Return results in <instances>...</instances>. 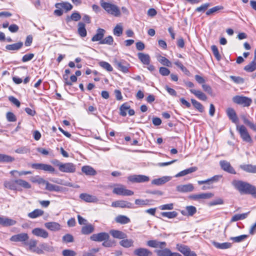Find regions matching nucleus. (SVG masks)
Here are the masks:
<instances>
[{"instance_id": "obj_14", "label": "nucleus", "mask_w": 256, "mask_h": 256, "mask_svg": "<svg viewBox=\"0 0 256 256\" xmlns=\"http://www.w3.org/2000/svg\"><path fill=\"white\" fill-rule=\"evenodd\" d=\"M28 236L26 233H20L16 235L12 236L10 238V240L14 242H26L28 239Z\"/></svg>"}, {"instance_id": "obj_59", "label": "nucleus", "mask_w": 256, "mask_h": 256, "mask_svg": "<svg viewBox=\"0 0 256 256\" xmlns=\"http://www.w3.org/2000/svg\"><path fill=\"white\" fill-rule=\"evenodd\" d=\"M248 236V235L242 234L236 237H231L230 240H232L235 242H240L244 240Z\"/></svg>"}, {"instance_id": "obj_13", "label": "nucleus", "mask_w": 256, "mask_h": 256, "mask_svg": "<svg viewBox=\"0 0 256 256\" xmlns=\"http://www.w3.org/2000/svg\"><path fill=\"white\" fill-rule=\"evenodd\" d=\"M112 206L120 208H134L133 205L131 202L123 200H116L112 202Z\"/></svg>"}, {"instance_id": "obj_48", "label": "nucleus", "mask_w": 256, "mask_h": 256, "mask_svg": "<svg viewBox=\"0 0 256 256\" xmlns=\"http://www.w3.org/2000/svg\"><path fill=\"white\" fill-rule=\"evenodd\" d=\"M16 182L18 186L24 188L29 189L30 188L32 187L31 184L29 182L22 179L16 180Z\"/></svg>"}, {"instance_id": "obj_60", "label": "nucleus", "mask_w": 256, "mask_h": 256, "mask_svg": "<svg viewBox=\"0 0 256 256\" xmlns=\"http://www.w3.org/2000/svg\"><path fill=\"white\" fill-rule=\"evenodd\" d=\"M150 202V200L148 199H136L135 200V204L139 206H146L149 205Z\"/></svg>"}, {"instance_id": "obj_24", "label": "nucleus", "mask_w": 256, "mask_h": 256, "mask_svg": "<svg viewBox=\"0 0 256 256\" xmlns=\"http://www.w3.org/2000/svg\"><path fill=\"white\" fill-rule=\"evenodd\" d=\"M171 178H172L170 176H164L161 178L153 180L152 181V184L156 186H160L170 181L171 180Z\"/></svg>"}, {"instance_id": "obj_35", "label": "nucleus", "mask_w": 256, "mask_h": 256, "mask_svg": "<svg viewBox=\"0 0 256 256\" xmlns=\"http://www.w3.org/2000/svg\"><path fill=\"white\" fill-rule=\"evenodd\" d=\"M78 32L81 37L86 36L87 32L86 29V25L84 23L80 22L78 24Z\"/></svg>"}, {"instance_id": "obj_52", "label": "nucleus", "mask_w": 256, "mask_h": 256, "mask_svg": "<svg viewBox=\"0 0 256 256\" xmlns=\"http://www.w3.org/2000/svg\"><path fill=\"white\" fill-rule=\"evenodd\" d=\"M163 217L168 218H173L177 216L178 214L175 212H162L160 214Z\"/></svg>"}, {"instance_id": "obj_2", "label": "nucleus", "mask_w": 256, "mask_h": 256, "mask_svg": "<svg viewBox=\"0 0 256 256\" xmlns=\"http://www.w3.org/2000/svg\"><path fill=\"white\" fill-rule=\"evenodd\" d=\"M100 6L109 14L116 17L120 16V11L118 7L111 2H106L104 0H100Z\"/></svg>"}, {"instance_id": "obj_18", "label": "nucleus", "mask_w": 256, "mask_h": 256, "mask_svg": "<svg viewBox=\"0 0 256 256\" xmlns=\"http://www.w3.org/2000/svg\"><path fill=\"white\" fill-rule=\"evenodd\" d=\"M146 244L150 247L160 248H164L166 246V242H158L156 240H150L147 242Z\"/></svg>"}, {"instance_id": "obj_22", "label": "nucleus", "mask_w": 256, "mask_h": 256, "mask_svg": "<svg viewBox=\"0 0 256 256\" xmlns=\"http://www.w3.org/2000/svg\"><path fill=\"white\" fill-rule=\"evenodd\" d=\"M222 178L221 175H215L214 176L204 180H198V183L201 185L203 184H210L213 183L217 182Z\"/></svg>"}, {"instance_id": "obj_64", "label": "nucleus", "mask_w": 256, "mask_h": 256, "mask_svg": "<svg viewBox=\"0 0 256 256\" xmlns=\"http://www.w3.org/2000/svg\"><path fill=\"white\" fill-rule=\"evenodd\" d=\"M63 256H76V252L71 250H64L62 252Z\"/></svg>"}, {"instance_id": "obj_11", "label": "nucleus", "mask_w": 256, "mask_h": 256, "mask_svg": "<svg viewBox=\"0 0 256 256\" xmlns=\"http://www.w3.org/2000/svg\"><path fill=\"white\" fill-rule=\"evenodd\" d=\"M32 167L36 170H41L51 173H54L55 172L54 168L51 165L48 164L38 163L33 164H32Z\"/></svg>"}, {"instance_id": "obj_7", "label": "nucleus", "mask_w": 256, "mask_h": 256, "mask_svg": "<svg viewBox=\"0 0 256 256\" xmlns=\"http://www.w3.org/2000/svg\"><path fill=\"white\" fill-rule=\"evenodd\" d=\"M112 192L113 193L118 195L126 196H132L134 194L132 191L126 189L124 186L122 185H120V186L114 188Z\"/></svg>"}, {"instance_id": "obj_44", "label": "nucleus", "mask_w": 256, "mask_h": 256, "mask_svg": "<svg viewBox=\"0 0 256 256\" xmlns=\"http://www.w3.org/2000/svg\"><path fill=\"white\" fill-rule=\"evenodd\" d=\"M256 70V60H253L250 64L246 66L244 70L248 72H252Z\"/></svg>"}, {"instance_id": "obj_19", "label": "nucleus", "mask_w": 256, "mask_h": 256, "mask_svg": "<svg viewBox=\"0 0 256 256\" xmlns=\"http://www.w3.org/2000/svg\"><path fill=\"white\" fill-rule=\"evenodd\" d=\"M32 232L34 235L43 238H46L48 236V232L41 228H34L32 230Z\"/></svg>"}, {"instance_id": "obj_63", "label": "nucleus", "mask_w": 256, "mask_h": 256, "mask_svg": "<svg viewBox=\"0 0 256 256\" xmlns=\"http://www.w3.org/2000/svg\"><path fill=\"white\" fill-rule=\"evenodd\" d=\"M6 118L8 122H14L16 120V118L14 113L8 112L6 114Z\"/></svg>"}, {"instance_id": "obj_49", "label": "nucleus", "mask_w": 256, "mask_h": 256, "mask_svg": "<svg viewBox=\"0 0 256 256\" xmlns=\"http://www.w3.org/2000/svg\"><path fill=\"white\" fill-rule=\"evenodd\" d=\"M41 250H42V252L44 251L48 252H53L54 250V249L53 246L49 245L46 243H42L40 244Z\"/></svg>"}, {"instance_id": "obj_55", "label": "nucleus", "mask_w": 256, "mask_h": 256, "mask_svg": "<svg viewBox=\"0 0 256 256\" xmlns=\"http://www.w3.org/2000/svg\"><path fill=\"white\" fill-rule=\"evenodd\" d=\"M158 60L164 66H171L170 62L164 56H158Z\"/></svg>"}, {"instance_id": "obj_51", "label": "nucleus", "mask_w": 256, "mask_h": 256, "mask_svg": "<svg viewBox=\"0 0 256 256\" xmlns=\"http://www.w3.org/2000/svg\"><path fill=\"white\" fill-rule=\"evenodd\" d=\"M214 194L210 192L202 193L196 194L194 196V198L197 199H208L212 197Z\"/></svg>"}, {"instance_id": "obj_50", "label": "nucleus", "mask_w": 256, "mask_h": 256, "mask_svg": "<svg viewBox=\"0 0 256 256\" xmlns=\"http://www.w3.org/2000/svg\"><path fill=\"white\" fill-rule=\"evenodd\" d=\"M248 213H249V212H247V213L242 214H235L232 218L231 222H236V221H238L239 220H244L247 217Z\"/></svg>"}, {"instance_id": "obj_23", "label": "nucleus", "mask_w": 256, "mask_h": 256, "mask_svg": "<svg viewBox=\"0 0 256 256\" xmlns=\"http://www.w3.org/2000/svg\"><path fill=\"white\" fill-rule=\"evenodd\" d=\"M80 198L87 202H96L98 199L94 196H92L86 193H82L80 195Z\"/></svg>"}, {"instance_id": "obj_54", "label": "nucleus", "mask_w": 256, "mask_h": 256, "mask_svg": "<svg viewBox=\"0 0 256 256\" xmlns=\"http://www.w3.org/2000/svg\"><path fill=\"white\" fill-rule=\"evenodd\" d=\"M192 103L194 107L197 109L200 112H202L204 111L203 106L198 102L194 99L191 100Z\"/></svg>"}, {"instance_id": "obj_12", "label": "nucleus", "mask_w": 256, "mask_h": 256, "mask_svg": "<svg viewBox=\"0 0 256 256\" xmlns=\"http://www.w3.org/2000/svg\"><path fill=\"white\" fill-rule=\"evenodd\" d=\"M76 170V166L72 162L62 163L59 170L60 172L66 173H73Z\"/></svg>"}, {"instance_id": "obj_3", "label": "nucleus", "mask_w": 256, "mask_h": 256, "mask_svg": "<svg viewBox=\"0 0 256 256\" xmlns=\"http://www.w3.org/2000/svg\"><path fill=\"white\" fill-rule=\"evenodd\" d=\"M236 130L239 133L240 138L243 141L247 142H252V140L250 135L247 128L244 125L237 124Z\"/></svg>"}, {"instance_id": "obj_8", "label": "nucleus", "mask_w": 256, "mask_h": 256, "mask_svg": "<svg viewBox=\"0 0 256 256\" xmlns=\"http://www.w3.org/2000/svg\"><path fill=\"white\" fill-rule=\"evenodd\" d=\"M37 244L38 242L36 240L31 239L28 242H24V245L28 246L29 250L39 254H43L44 252H42V250L40 249L39 248H36Z\"/></svg>"}, {"instance_id": "obj_56", "label": "nucleus", "mask_w": 256, "mask_h": 256, "mask_svg": "<svg viewBox=\"0 0 256 256\" xmlns=\"http://www.w3.org/2000/svg\"><path fill=\"white\" fill-rule=\"evenodd\" d=\"M123 32V28L122 26L120 24H118L114 28L113 32L114 34L117 36H120Z\"/></svg>"}, {"instance_id": "obj_25", "label": "nucleus", "mask_w": 256, "mask_h": 256, "mask_svg": "<svg viewBox=\"0 0 256 256\" xmlns=\"http://www.w3.org/2000/svg\"><path fill=\"white\" fill-rule=\"evenodd\" d=\"M106 30L104 29L99 28L96 30V33L92 38V42L101 41L102 40Z\"/></svg>"}, {"instance_id": "obj_29", "label": "nucleus", "mask_w": 256, "mask_h": 256, "mask_svg": "<svg viewBox=\"0 0 256 256\" xmlns=\"http://www.w3.org/2000/svg\"><path fill=\"white\" fill-rule=\"evenodd\" d=\"M110 234L116 238L124 239L127 238V235L125 233L118 230H110Z\"/></svg>"}, {"instance_id": "obj_27", "label": "nucleus", "mask_w": 256, "mask_h": 256, "mask_svg": "<svg viewBox=\"0 0 256 256\" xmlns=\"http://www.w3.org/2000/svg\"><path fill=\"white\" fill-rule=\"evenodd\" d=\"M16 221L4 216H0V224L4 226H11L15 224Z\"/></svg>"}, {"instance_id": "obj_36", "label": "nucleus", "mask_w": 256, "mask_h": 256, "mask_svg": "<svg viewBox=\"0 0 256 256\" xmlns=\"http://www.w3.org/2000/svg\"><path fill=\"white\" fill-rule=\"evenodd\" d=\"M82 171L86 175L94 176L96 174V171L89 166H85L82 167Z\"/></svg>"}, {"instance_id": "obj_5", "label": "nucleus", "mask_w": 256, "mask_h": 256, "mask_svg": "<svg viewBox=\"0 0 256 256\" xmlns=\"http://www.w3.org/2000/svg\"><path fill=\"white\" fill-rule=\"evenodd\" d=\"M176 248L184 256H197L196 252L194 251H192L190 248L187 246L177 244Z\"/></svg>"}, {"instance_id": "obj_42", "label": "nucleus", "mask_w": 256, "mask_h": 256, "mask_svg": "<svg viewBox=\"0 0 256 256\" xmlns=\"http://www.w3.org/2000/svg\"><path fill=\"white\" fill-rule=\"evenodd\" d=\"M212 244L216 248L219 249H226L232 246V244L230 242L219 243L214 242Z\"/></svg>"}, {"instance_id": "obj_43", "label": "nucleus", "mask_w": 256, "mask_h": 256, "mask_svg": "<svg viewBox=\"0 0 256 256\" xmlns=\"http://www.w3.org/2000/svg\"><path fill=\"white\" fill-rule=\"evenodd\" d=\"M16 180L14 181H5L4 183V186L10 190H17Z\"/></svg>"}, {"instance_id": "obj_28", "label": "nucleus", "mask_w": 256, "mask_h": 256, "mask_svg": "<svg viewBox=\"0 0 256 256\" xmlns=\"http://www.w3.org/2000/svg\"><path fill=\"white\" fill-rule=\"evenodd\" d=\"M44 226L51 231H58L60 228V225L56 222H48L44 224Z\"/></svg>"}, {"instance_id": "obj_1", "label": "nucleus", "mask_w": 256, "mask_h": 256, "mask_svg": "<svg viewBox=\"0 0 256 256\" xmlns=\"http://www.w3.org/2000/svg\"><path fill=\"white\" fill-rule=\"evenodd\" d=\"M232 184L241 194H250L253 196L256 193V187L247 182L234 180Z\"/></svg>"}, {"instance_id": "obj_41", "label": "nucleus", "mask_w": 256, "mask_h": 256, "mask_svg": "<svg viewBox=\"0 0 256 256\" xmlns=\"http://www.w3.org/2000/svg\"><path fill=\"white\" fill-rule=\"evenodd\" d=\"M94 230V226L91 224H89L83 226L82 228L81 232L84 234H89L92 233Z\"/></svg>"}, {"instance_id": "obj_10", "label": "nucleus", "mask_w": 256, "mask_h": 256, "mask_svg": "<svg viewBox=\"0 0 256 256\" xmlns=\"http://www.w3.org/2000/svg\"><path fill=\"white\" fill-rule=\"evenodd\" d=\"M110 236L108 233L102 232L92 234L90 237V240L94 242H101L108 240Z\"/></svg>"}, {"instance_id": "obj_16", "label": "nucleus", "mask_w": 256, "mask_h": 256, "mask_svg": "<svg viewBox=\"0 0 256 256\" xmlns=\"http://www.w3.org/2000/svg\"><path fill=\"white\" fill-rule=\"evenodd\" d=\"M226 114L229 119L234 124H238V118L233 108H228L226 110Z\"/></svg>"}, {"instance_id": "obj_4", "label": "nucleus", "mask_w": 256, "mask_h": 256, "mask_svg": "<svg viewBox=\"0 0 256 256\" xmlns=\"http://www.w3.org/2000/svg\"><path fill=\"white\" fill-rule=\"evenodd\" d=\"M232 101L234 102L242 105L243 106H249L252 102V100L250 98L240 96H234Z\"/></svg>"}, {"instance_id": "obj_26", "label": "nucleus", "mask_w": 256, "mask_h": 256, "mask_svg": "<svg viewBox=\"0 0 256 256\" xmlns=\"http://www.w3.org/2000/svg\"><path fill=\"white\" fill-rule=\"evenodd\" d=\"M240 168L244 171L249 173H256V166L251 164H244L240 166Z\"/></svg>"}, {"instance_id": "obj_61", "label": "nucleus", "mask_w": 256, "mask_h": 256, "mask_svg": "<svg viewBox=\"0 0 256 256\" xmlns=\"http://www.w3.org/2000/svg\"><path fill=\"white\" fill-rule=\"evenodd\" d=\"M30 151V149L27 146L20 147L15 150L16 153L20 154H26Z\"/></svg>"}, {"instance_id": "obj_15", "label": "nucleus", "mask_w": 256, "mask_h": 256, "mask_svg": "<svg viewBox=\"0 0 256 256\" xmlns=\"http://www.w3.org/2000/svg\"><path fill=\"white\" fill-rule=\"evenodd\" d=\"M220 165L221 168L225 172L232 174H236V172L230 163L226 160H220Z\"/></svg>"}, {"instance_id": "obj_62", "label": "nucleus", "mask_w": 256, "mask_h": 256, "mask_svg": "<svg viewBox=\"0 0 256 256\" xmlns=\"http://www.w3.org/2000/svg\"><path fill=\"white\" fill-rule=\"evenodd\" d=\"M212 50L213 52V54L215 58H216L217 60H220L221 59V56L220 54H219L218 49L216 47V46L213 45L211 47Z\"/></svg>"}, {"instance_id": "obj_21", "label": "nucleus", "mask_w": 256, "mask_h": 256, "mask_svg": "<svg viewBox=\"0 0 256 256\" xmlns=\"http://www.w3.org/2000/svg\"><path fill=\"white\" fill-rule=\"evenodd\" d=\"M176 190L181 192H188L193 191L194 187L192 184L178 185L176 188Z\"/></svg>"}, {"instance_id": "obj_17", "label": "nucleus", "mask_w": 256, "mask_h": 256, "mask_svg": "<svg viewBox=\"0 0 256 256\" xmlns=\"http://www.w3.org/2000/svg\"><path fill=\"white\" fill-rule=\"evenodd\" d=\"M152 252L147 248H136L134 251V254L135 256H151Z\"/></svg>"}, {"instance_id": "obj_47", "label": "nucleus", "mask_w": 256, "mask_h": 256, "mask_svg": "<svg viewBox=\"0 0 256 256\" xmlns=\"http://www.w3.org/2000/svg\"><path fill=\"white\" fill-rule=\"evenodd\" d=\"M130 108L128 104L126 102L123 104L120 108V114L122 116H126V112Z\"/></svg>"}, {"instance_id": "obj_30", "label": "nucleus", "mask_w": 256, "mask_h": 256, "mask_svg": "<svg viewBox=\"0 0 256 256\" xmlns=\"http://www.w3.org/2000/svg\"><path fill=\"white\" fill-rule=\"evenodd\" d=\"M115 221L116 222L125 224L129 223L130 222V219L126 216L124 215H118L115 218Z\"/></svg>"}, {"instance_id": "obj_53", "label": "nucleus", "mask_w": 256, "mask_h": 256, "mask_svg": "<svg viewBox=\"0 0 256 256\" xmlns=\"http://www.w3.org/2000/svg\"><path fill=\"white\" fill-rule=\"evenodd\" d=\"M98 64L104 69L106 70L108 72H112L113 70L112 67L108 62L101 61L98 62Z\"/></svg>"}, {"instance_id": "obj_33", "label": "nucleus", "mask_w": 256, "mask_h": 256, "mask_svg": "<svg viewBox=\"0 0 256 256\" xmlns=\"http://www.w3.org/2000/svg\"><path fill=\"white\" fill-rule=\"evenodd\" d=\"M23 42H22L17 43L6 45V48L8 50H18L23 46Z\"/></svg>"}, {"instance_id": "obj_9", "label": "nucleus", "mask_w": 256, "mask_h": 256, "mask_svg": "<svg viewBox=\"0 0 256 256\" xmlns=\"http://www.w3.org/2000/svg\"><path fill=\"white\" fill-rule=\"evenodd\" d=\"M114 64L116 68L123 72L124 73H128L130 68V64L124 60H115L114 61Z\"/></svg>"}, {"instance_id": "obj_31", "label": "nucleus", "mask_w": 256, "mask_h": 256, "mask_svg": "<svg viewBox=\"0 0 256 256\" xmlns=\"http://www.w3.org/2000/svg\"><path fill=\"white\" fill-rule=\"evenodd\" d=\"M55 7L56 8L59 9L62 8L66 10V11L70 10L72 8V6L70 3L68 2L56 3L55 4Z\"/></svg>"}, {"instance_id": "obj_20", "label": "nucleus", "mask_w": 256, "mask_h": 256, "mask_svg": "<svg viewBox=\"0 0 256 256\" xmlns=\"http://www.w3.org/2000/svg\"><path fill=\"white\" fill-rule=\"evenodd\" d=\"M181 214L184 216H192L196 212V208L192 206H186L185 210L180 211Z\"/></svg>"}, {"instance_id": "obj_32", "label": "nucleus", "mask_w": 256, "mask_h": 256, "mask_svg": "<svg viewBox=\"0 0 256 256\" xmlns=\"http://www.w3.org/2000/svg\"><path fill=\"white\" fill-rule=\"evenodd\" d=\"M46 190L50 192H60L62 190V188L56 184H54L47 182L46 185Z\"/></svg>"}, {"instance_id": "obj_58", "label": "nucleus", "mask_w": 256, "mask_h": 256, "mask_svg": "<svg viewBox=\"0 0 256 256\" xmlns=\"http://www.w3.org/2000/svg\"><path fill=\"white\" fill-rule=\"evenodd\" d=\"M222 9H223V7L222 6H216L214 7H213V8L209 9L206 12V14L207 16H210V15L212 14H214V12H216L218 11L222 10Z\"/></svg>"}, {"instance_id": "obj_46", "label": "nucleus", "mask_w": 256, "mask_h": 256, "mask_svg": "<svg viewBox=\"0 0 256 256\" xmlns=\"http://www.w3.org/2000/svg\"><path fill=\"white\" fill-rule=\"evenodd\" d=\"M161 249L155 250V252L158 256H170V249L165 248Z\"/></svg>"}, {"instance_id": "obj_39", "label": "nucleus", "mask_w": 256, "mask_h": 256, "mask_svg": "<svg viewBox=\"0 0 256 256\" xmlns=\"http://www.w3.org/2000/svg\"><path fill=\"white\" fill-rule=\"evenodd\" d=\"M190 92L191 93L194 94L200 100H206L207 99L206 95L200 90L191 89L190 90Z\"/></svg>"}, {"instance_id": "obj_45", "label": "nucleus", "mask_w": 256, "mask_h": 256, "mask_svg": "<svg viewBox=\"0 0 256 256\" xmlns=\"http://www.w3.org/2000/svg\"><path fill=\"white\" fill-rule=\"evenodd\" d=\"M121 246L128 248L134 246V240L132 239H123L120 242Z\"/></svg>"}, {"instance_id": "obj_40", "label": "nucleus", "mask_w": 256, "mask_h": 256, "mask_svg": "<svg viewBox=\"0 0 256 256\" xmlns=\"http://www.w3.org/2000/svg\"><path fill=\"white\" fill-rule=\"evenodd\" d=\"M44 212L40 209H36L28 214V216L31 218H36L44 214Z\"/></svg>"}, {"instance_id": "obj_34", "label": "nucleus", "mask_w": 256, "mask_h": 256, "mask_svg": "<svg viewBox=\"0 0 256 256\" xmlns=\"http://www.w3.org/2000/svg\"><path fill=\"white\" fill-rule=\"evenodd\" d=\"M138 58L144 64H149L150 62V57L148 54L142 52L138 54Z\"/></svg>"}, {"instance_id": "obj_38", "label": "nucleus", "mask_w": 256, "mask_h": 256, "mask_svg": "<svg viewBox=\"0 0 256 256\" xmlns=\"http://www.w3.org/2000/svg\"><path fill=\"white\" fill-rule=\"evenodd\" d=\"M14 158L10 156L3 154H0V162H14Z\"/></svg>"}, {"instance_id": "obj_6", "label": "nucleus", "mask_w": 256, "mask_h": 256, "mask_svg": "<svg viewBox=\"0 0 256 256\" xmlns=\"http://www.w3.org/2000/svg\"><path fill=\"white\" fill-rule=\"evenodd\" d=\"M128 179L132 182H144L150 180V178L148 176L142 174H134L128 176Z\"/></svg>"}, {"instance_id": "obj_37", "label": "nucleus", "mask_w": 256, "mask_h": 256, "mask_svg": "<svg viewBox=\"0 0 256 256\" xmlns=\"http://www.w3.org/2000/svg\"><path fill=\"white\" fill-rule=\"evenodd\" d=\"M197 169H198V168L196 166L190 167L188 169H186V170H184L180 172L177 174L175 176L178 178V177L184 176L188 174H190V173L196 172L197 170Z\"/></svg>"}, {"instance_id": "obj_57", "label": "nucleus", "mask_w": 256, "mask_h": 256, "mask_svg": "<svg viewBox=\"0 0 256 256\" xmlns=\"http://www.w3.org/2000/svg\"><path fill=\"white\" fill-rule=\"evenodd\" d=\"M114 42L113 38L111 36H106L100 42V44H106L108 45H112Z\"/></svg>"}]
</instances>
